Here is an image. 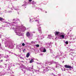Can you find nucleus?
Masks as SVG:
<instances>
[{"instance_id": "obj_19", "label": "nucleus", "mask_w": 76, "mask_h": 76, "mask_svg": "<svg viewBox=\"0 0 76 76\" xmlns=\"http://www.w3.org/2000/svg\"><path fill=\"white\" fill-rule=\"evenodd\" d=\"M56 68H57V67H58L57 66H56Z\"/></svg>"}, {"instance_id": "obj_10", "label": "nucleus", "mask_w": 76, "mask_h": 76, "mask_svg": "<svg viewBox=\"0 0 76 76\" xmlns=\"http://www.w3.org/2000/svg\"><path fill=\"white\" fill-rule=\"evenodd\" d=\"M65 44H69V42H67V41H66L65 42Z\"/></svg>"}, {"instance_id": "obj_5", "label": "nucleus", "mask_w": 76, "mask_h": 76, "mask_svg": "<svg viewBox=\"0 0 76 76\" xmlns=\"http://www.w3.org/2000/svg\"><path fill=\"white\" fill-rule=\"evenodd\" d=\"M39 31V32L41 34V33H42V31H41V27H39V30H38Z\"/></svg>"}, {"instance_id": "obj_1", "label": "nucleus", "mask_w": 76, "mask_h": 76, "mask_svg": "<svg viewBox=\"0 0 76 76\" xmlns=\"http://www.w3.org/2000/svg\"><path fill=\"white\" fill-rule=\"evenodd\" d=\"M66 68H67V69H72V67L71 66H70L69 65H65L64 66Z\"/></svg>"}, {"instance_id": "obj_22", "label": "nucleus", "mask_w": 76, "mask_h": 76, "mask_svg": "<svg viewBox=\"0 0 76 76\" xmlns=\"http://www.w3.org/2000/svg\"><path fill=\"white\" fill-rule=\"evenodd\" d=\"M63 63H64V61L63 62Z\"/></svg>"}, {"instance_id": "obj_15", "label": "nucleus", "mask_w": 76, "mask_h": 76, "mask_svg": "<svg viewBox=\"0 0 76 76\" xmlns=\"http://www.w3.org/2000/svg\"><path fill=\"white\" fill-rule=\"evenodd\" d=\"M34 43V42L33 41L31 42V43Z\"/></svg>"}, {"instance_id": "obj_2", "label": "nucleus", "mask_w": 76, "mask_h": 76, "mask_svg": "<svg viewBox=\"0 0 76 76\" xmlns=\"http://www.w3.org/2000/svg\"><path fill=\"white\" fill-rule=\"evenodd\" d=\"M26 35L27 37H30V35H31V34H30V33H29V32H28L26 34Z\"/></svg>"}, {"instance_id": "obj_4", "label": "nucleus", "mask_w": 76, "mask_h": 76, "mask_svg": "<svg viewBox=\"0 0 76 76\" xmlns=\"http://www.w3.org/2000/svg\"><path fill=\"white\" fill-rule=\"evenodd\" d=\"M59 37H60V38H62V39H64V35L63 34L61 35Z\"/></svg>"}, {"instance_id": "obj_11", "label": "nucleus", "mask_w": 76, "mask_h": 76, "mask_svg": "<svg viewBox=\"0 0 76 76\" xmlns=\"http://www.w3.org/2000/svg\"><path fill=\"white\" fill-rule=\"evenodd\" d=\"M22 46H25V44L24 43H23L22 44Z\"/></svg>"}, {"instance_id": "obj_23", "label": "nucleus", "mask_w": 76, "mask_h": 76, "mask_svg": "<svg viewBox=\"0 0 76 76\" xmlns=\"http://www.w3.org/2000/svg\"><path fill=\"white\" fill-rule=\"evenodd\" d=\"M24 5H23V6Z\"/></svg>"}, {"instance_id": "obj_14", "label": "nucleus", "mask_w": 76, "mask_h": 76, "mask_svg": "<svg viewBox=\"0 0 76 76\" xmlns=\"http://www.w3.org/2000/svg\"><path fill=\"white\" fill-rule=\"evenodd\" d=\"M28 1H29V2H31L32 0H28Z\"/></svg>"}, {"instance_id": "obj_18", "label": "nucleus", "mask_w": 76, "mask_h": 76, "mask_svg": "<svg viewBox=\"0 0 76 76\" xmlns=\"http://www.w3.org/2000/svg\"><path fill=\"white\" fill-rule=\"evenodd\" d=\"M24 3L25 4H26V2L25 1V2H24Z\"/></svg>"}, {"instance_id": "obj_24", "label": "nucleus", "mask_w": 76, "mask_h": 76, "mask_svg": "<svg viewBox=\"0 0 76 76\" xmlns=\"http://www.w3.org/2000/svg\"><path fill=\"white\" fill-rule=\"evenodd\" d=\"M30 22H31V20H30Z\"/></svg>"}, {"instance_id": "obj_20", "label": "nucleus", "mask_w": 76, "mask_h": 76, "mask_svg": "<svg viewBox=\"0 0 76 76\" xmlns=\"http://www.w3.org/2000/svg\"><path fill=\"white\" fill-rule=\"evenodd\" d=\"M2 26V28H3V26Z\"/></svg>"}, {"instance_id": "obj_16", "label": "nucleus", "mask_w": 76, "mask_h": 76, "mask_svg": "<svg viewBox=\"0 0 76 76\" xmlns=\"http://www.w3.org/2000/svg\"><path fill=\"white\" fill-rule=\"evenodd\" d=\"M3 61V60H1V62H2V61Z\"/></svg>"}, {"instance_id": "obj_13", "label": "nucleus", "mask_w": 76, "mask_h": 76, "mask_svg": "<svg viewBox=\"0 0 76 76\" xmlns=\"http://www.w3.org/2000/svg\"><path fill=\"white\" fill-rule=\"evenodd\" d=\"M25 51H26V50H25V49H24L23 50V51L24 53L25 52Z\"/></svg>"}, {"instance_id": "obj_21", "label": "nucleus", "mask_w": 76, "mask_h": 76, "mask_svg": "<svg viewBox=\"0 0 76 76\" xmlns=\"http://www.w3.org/2000/svg\"><path fill=\"white\" fill-rule=\"evenodd\" d=\"M46 13H47V12H46Z\"/></svg>"}, {"instance_id": "obj_6", "label": "nucleus", "mask_w": 76, "mask_h": 76, "mask_svg": "<svg viewBox=\"0 0 76 76\" xmlns=\"http://www.w3.org/2000/svg\"><path fill=\"white\" fill-rule=\"evenodd\" d=\"M59 34H60L59 32L56 31L55 35H58Z\"/></svg>"}, {"instance_id": "obj_7", "label": "nucleus", "mask_w": 76, "mask_h": 76, "mask_svg": "<svg viewBox=\"0 0 76 76\" xmlns=\"http://www.w3.org/2000/svg\"><path fill=\"white\" fill-rule=\"evenodd\" d=\"M26 57L27 58L29 57V53H27V54L26 56Z\"/></svg>"}, {"instance_id": "obj_8", "label": "nucleus", "mask_w": 76, "mask_h": 76, "mask_svg": "<svg viewBox=\"0 0 76 76\" xmlns=\"http://www.w3.org/2000/svg\"><path fill=\"white\" fill-rule=\"evenodd\" d=\"M33 61H34V59H32L30 60V61L29 62V63H32L33 62Z\"/></svg>"}, {"instance_id": "obj_17", "label": "nucleus", "mask_w": 76, "mask_h": 76, "mask_svg": "<svg viewBox=\"0 0 76 76\" xmlns=\"http://www.w3.org/2000/svg\"><path fill=\"white\" fill-rule=\"evenodd\" d=\"M34 1H32V3H33V4H34Z\"/></svg>"}, {"instance_id": "obj_9", "label": "nucleus", "mask_w": 76, "mask_h": 76, "mask_svg": "<svg viewBox=\"0 0 76 76\" xmlns=\"http://www.w3.org/2000/svg\"><path fill=\"white\" fill-rule=\"evenodd\" d=\"M3 18L0 17V20H3Z\"/></svg>"}, {"instance_id": "obj_3", "label": "nucleus", "mask_w": 76, "mask_h": 76, "mask_svg": "<svg viewBox=\"0 0 76 76\" xmlns=\"http://www.w3.org/2000/svg\"><path fill=\"white\" fill-rule=\"evenodd\" d=\"M41 51L43 53H45L46 52V49L45 48H43L41 50Z\"/></svg>"}, {"instance_id": "obj_12", "label": "nucleus", "mask_w": 76, "mask_h": 76, "mask_svg": "<svg viewBox=\"0 0 76 76\" xmlns=\"http://www.w3.org/2000/svg\"><path fill=\"white\" fill-rule=\"evenodd\" d=\"M36 47H39V45H36Z\"/></svg>"}]
</instances>
